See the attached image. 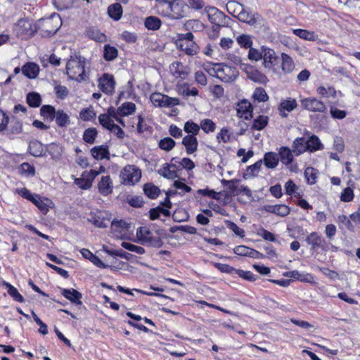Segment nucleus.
Returning <instances> with one entry per match:
<instances>
[{
    "mask_svg": "<svg viewBox=\"0 0 360 360\" xmlns=\"http://www.w3.org/2000/svg\"><path fill=\"white\" fill-rule=\"evenodd\" d=\"M85 58L80 56H72L66 64V72L69 78L78 82H86L89 79L85 70Z\"/></svg>",
    "mask_w": 360,
    "mask_h": 360,
    "instance_id": "1",
    "label": "nucleus"
},
{
    "mask_svg": "<svg viewBox=\"0 0 360 360\" xmlns=\"http://www.w3.org/2000/svg\"><path fill=\"white\" fill-rule=\"evenodd\" d=\"M207 72L216 77L224 82H232L238 77V70L229 65L223 63H214L206 69Z\"/></svg>",
    "mask_w": 360,
    "mask_h": 360,
    "instance_id": "2",
    "label": "nucleus"
},
{
    "mask_svg": "<svg viewBox=\"0 0 360 360\" xmlns=\"http://www.w3.org/2000/svg\"><path fill=\"white\" fill-rule=\"evenodd\" d=\"M159 11L165 16L179 19L184 16V4L179 0L162 1L158 5Z\"/></svg>",
    "mask_w": 360,
    "mask_h": 360,
    "instance_id": "3",
    "label": "nucleus"
},
{
    "mask_svg": "<svg viewBox=\"0 0 360 360\" xmlns=\"http://www.w3.org/2000/svg\"><path fill=\"white\" fill-rule=\"evenodd\" d=\"M60 17L57 13H52L50 17L41 18L37 22V30H41L47 35L54 34L61 26Z\"/></svg>",
    "mask_w": 360,
    "mask_h": 360,
    "instance_id": "4",
    "label": "nucleus"
},
{
    "mask_svg": "<svg viewBox=\"0 0 360 360\" xmlns=\"http://www.w3.org/2000/svg\"><path fill=\"white\" fill-rule=\"evenodd\" d=\"M136 236L143 245L155 248H160L162 245V241L160 238L158 236H154L147 227L139 228L136 231Z\"/></svg>",
    "mask_w": 360,
    "mask_h": 360,
    "instance_id": "5",
    "label": "nucleus"
},
{
    "mask_svg": "<svg viewBox=\"0 0 360 360\" xmlns=\"http://www.w3.org/2000/svg\"><path fill=\"white\" fill-rule=\"evenodd\" d=\"M122 182L126 185H134L141 177V171L135 165L125 166L120 173Z\"/></svg>",
    "mask_w": 360,
    "mask_h": 360,
    "instance_id": "6",
    "label": "nucleus"
},
{
    "mask_svg": "<svg viewBox=\"0 0 360 360\" xmlns=\"http://www.w3.org/2000/svg\"><path fill=\"white\" fill-rule=\"evenodd\" d=\"M87 220L98 228L107 227L110 222V214L105 211L91 212Z\"/></svg>",
    "mask_w": 360,
    "mask_h": 360,
    "instance_id": "7",
    "label": "nucleus"
},
{
    "mask_svg": "<svg viewBox=\"0 0 360 360\" xmlns=\"http://www.w3.org/2000/svg\"><path fill=\"white\" fill-rule=\"evenodd\" d=\"M150 101L155 107H168L179 104L177 98H171L158 91H155L150 96Z\"/></svg>",
    "mask_w": 360,
    "mask_h": 360,
    "instance_id": "8",
    "label": "nucleus"
},
{
    "mask_svg": "<svg viewBox=\"0 0 360 360\" xmlns=\"http://www.w3.org/2000/svg\"><path fill=\"white\" fill-rule=\"evenodd\" d=\"M209 20L217 26H224L229 18L216 7H206L205 9Z\"/></svg>",
    "mask_w": 360,
    "mask_h": 360,
    "instance_id": "9",
    "label": "nucleus"
},
{
    "mask_svg": "<svg viewBox=\"0 0 360 360\" xmlns=\"http://www.w3.org/2000/svg\"><path fill=\"white\" fill-rule=\"evenodd\" d=\"M263 65L268 72H275V66L278 63L276 52L269 48L263 47Z\"/></svg>",
    "mask_w": 360,
    "mask_h": 360,
    "instance_id": "10",
    "label": "nucleus"
},
{
    "mask_svg": "<svg viewBox=\"0 0 360 360\" xmlns=\"http://www.w3.org/2000/svg\"><path fill=\"white\" fill-rule=\"evenodd\" d=\"M242 70L245 72L247 77L254 82L264 84L269 81L264 74L248 64L243 65Z\"/></svg>",
    "mask_w": 360,
    "mask_h": 360,
    "instance_id": "11",
    "label": "nucleus"
},
{
    "mask_svg": "<svg viewBox=\"0 0 360 360\" xmlns=\"http://www.w3.org/2000/svg\"><path fill=\"white\" fill-rule=\"evenodd\" d=\"M279 160L285 165L290 171L295 172L296 167L292 165L294 155L292 150L288 147H281L278 151Z\"/></svg>",
    "mask_w": 360,
    "mask_h": 360,
    "instance_id": "12",
    "label": "nucleus"
},
{
    "mask_svg": "<svg viewBox=\"0 0 360 360\" xmlns=\"http://www.w3.org/2000/svg\"><path fill=\"white\" fill-rule=\"evenodd\" d=\"M302 106L312 112H323L326 109L325 105L323 102L316 98H305L302 101Z\"/></svg>",
    "mask_w": 360,
    "mask_h": 360,
    "instance_id": "13",
    "label": "nucleus"
},
{
    "mask_svg": "<svg viewBox=\"0 0 360 360\" xmlns=\"http://www.w3.org/2000/svg\"><path fill=\"white\" fill-rule=\"evenodd\" d=\"M237 115L246 120L252 118V110L251 104L249 101L247 100H243L238 103Z\"/></svg>",
    "mask_w": 360,
    "mask_h": 360,
    "instance_id": "14",
    "label": "nucleus"
},
{
    "mask_svg": "<svg viewBox=\"0 0 360 360\" xmlns=\"http://www.w3.org/2000/svg\"><path fill=\"white\" fill-rule=\"evenodd\" d=\"M236 18L241 22L253 25L257 22L259 15L257 13H252L243 7Z\"/></svg>",
    "mask_w": 360,
    "mask_h": 360,
    "instance_id": "15",
    "label": "nucleus"
},
{
    "mask_svg": "<svg viewBox=\"0 0 360 360\" xmlns=\"http://www.w3.org/2000/svg\"><path fill=\"white\" fill-rule=\"evenodd\" d=\"M235 254L240 256L250 257L255 259L263 257V255L258 251L245 245H238L233 249Z\"/></svg>",
    "mask_w": 360,
    "mask_h": 360,
    "instance_id": "16",
    "label": "nucleus"
},
{
    "mask_svg": "<svg viewBox=\"0 0 360 360\" xmlns=\"http://www.w3.org/2000/svg\"><path fill=\"white\" fill-rule=\"evenodd\" d=\"M263 210L267 212L275 214L280 217H285L290 213V208L285 205H265Z\"/></svg>",
    "mask_w": 360,
    "mask_h": 360,
    "instance_id": "17",
    "label": "nucleus"
},
{
    "mask_svg": "<svg viewBox=\"0 0 360 360\" xmlns=\"http://www.w3.org/2000/svg\"><path fill=\"white\" fill-rule=\"evenodd\" d=\"M98 188L103 195H108L112 191V181L110 176H103L98 184Z\"/></svg>",
    "mask_w": 360,
    "mask_h": 360,
    "instance_id": "18",
    "label": "nucleus"
},
{
    "mask_svg": "<svg viewBox=\"0 0 360 360\" xmlns=\"http://www.w3.org/2000/svg\"><path fill=\"white\" fill-rule=\"evenodd\" d=\"M158 174L168 179H174L177 177L176 166L175 164L165 163L158 171Z\"/></svg>",
    "mask_w": 360,
    "mask_h": 360,
    "instance_id": "19",
    "label": "nucleus"
},
{
    "mask_svg": "<svg viewBox=\"0 0 360 360\" xmlns=\"http://www.w3.org/2000/svg\"><path fill=\"white\" fill-rule=\"evenodd\" d=\"M23 75L29 79H35L39 72V67L34 63H27L21 68Z\"/></svg>",
    "mask_w": 360,
    "mask_h": 360,
    "instance_id": "20",
    "label": "nucleus"
},
{
    "mask_svg": "<svg viewBox=\"0 0 360 360\" xmlns=\"http://www.w3.org/2000/svg\"><path fill=\"white\" fill-rule=\"evenodd\" d=\"M115 85V82L112 75L105 73L98 79L100 90H113Z\"/></svg>",
    "mask_w": 360,
    "mask_h": 360,
    "instance_id": "21",
    "label": "nucleus"
},
{
    "mask_svg": "<svg viewBox=\"0 0 360 360\" xmlns=\"http://www.w3.org/2000/svg\"><path fill=\"white\" fill-rule=\"evenodd\" d=\"M17 26L19 27L22 33L30 35L37 30V23L32 24V22L27 19H21L18 20Z\"/></svg>",
    "mask_w": 360,
    "mask_h": 360,
    "instance_id": "22",
    "label": "nucleus"
},
{
    "mask_svg": "<svg viewBox=\"0 0 360 360\" xmlns=\"http://www.w3.org/2000/svg\"><path fill=\"white\" fill-rule=\"evenodd\" d=\"M292 150L295 156H299L305 151H308L307 140L303 137L295 139L292 142Z\"/></svg>",
    "mask_w": 360,
    "mask_h": 360,
    "instance_id": "23",
    "label": "nucleus"
},
{
    "mask_svg": "<svg viewBox=\"0 0 360 360\" xmlns=\"http://www.w3.org/2000/svg\"><path fill=\"white\" fill-rule=\"evenodd\" d=\"M91 155L96 160L110 159V153L108 146L101 145L91 149Z\"/></svg>",
    "mask_w": 360,
    "mask_h": 360,
    "instance_id": "24",
    "label": "nucleus"
},
{
    "mask_svg": "<svg viewBox=\"0 0 360 360\" xmlns=\"http://www.w3.org/2000/svg\"><path fill=\"white\" fill-rule=\"evenodd\" d=\"M80 252L84 258L90 260L96 266L103 268V269L109 267V265L105 264L97 256L94 255L89 250L83 248L81 250ZM110 267L111 269L115 268V266H110Z\"/></svg>",
    "mask_w": 360,
    "mask_h": 360,
    "instance_id": "25",
    "label": "nucleus"
},
{
    "mask_svg": "<svg viewBox=\"0 0 360 360\" xmlns=\"http://www.w3.org/2000/svg\"><path fill=\"white\" fill-rule=\"evenodd\" d=\"M182 144L185 146L188 154H192L195 152L198 145L197 139L193 135H187L184 137Z\"/></svg>",
    "mask_w": 360,
    "mask_h": 360,
    "instance_id": "26",
    "label": "nucleus"
},
{
    "mask_svg": "<svg viewBox=\"0 0 360 360\" xmlns=\"http://www.w3.org/2000/svg\"><path fill=\"white\" fill-rule=\"evenodd\" d=\"M169 71L176 78L184 79L188 75L184 65L179 62L172 63L169 66Z\"/></svg>",
    "mask_w": 360,
    "mask_h": 360,
    "instance_id": "27",
    "label": "nucleus"
},
{
    "mask_svg": "<svg viewBox=\"0 0 360 360\" xmlns=\"http://www.w3.org/2000/svg\"><path fill=\"white\" fill-rule=\"evenodd\" d=\"M297 107V103L295 99L288 98L287 100H284L280 103L279 106V112L280 115L285 117L287 116V113L285 112H291Z\"/></svg>",
    "mask_w": 360,
    "mask_h": 360,
    "instance_id": "28",
    "label": "nucleus"
},
{
    "mask_svg": "<svg viewBox=\"0 0 360 360\" xmlns=\"http://www.w3.org/2000/svg\"><path fill=\"white\" fill-rule=\"evenodd\" d=\"M62 295L71 302L81 305L82 294L75 289H63Z\"/></svg>",
    "mask_w": 360,
    "mask_h": 360,
    "instance_id": "29",
    "label": "nucleus"
},
{
    "mask_svg": "<svg viewBox=\"0 0 360 360\" xmlns=\"http://www.w3.org/2000/svg\"><path fill=\"white\" fill-rule=\"evenodd\" d=\"M279 162L278 155L274 152H269L265 153L264 156V165L269 169H274L276 167Z\"/></svg>",
    "mask_w": 360,
    "mask_h": 360,
    "instance_id": "30",
    "label": "nucleus"
},
{
    "mask_svg": "<svg viewBox=\"0 0 360 360\" xmlns=\"http://www.w3.org/2000/svg\"><path fill=\"white\" fill-rule=\"evenodd\" d=\"M307 150L310 153L315 152L316 150H322L323 146L321 143L319 137L316 135L311 136L308 140H307Z\"/></svg>",
    "mask_w": 360,
    "mask_h": 360,
    "instance_id": "31",
    "label": "nucleus"
},
{
    "mask_svg": "<svg viewBox=\"0 0 360 360\" xmlns=\"http://www.w3.org/2000/svg\"><path fill=\"white\" fill-rule=\"evenodd\" d=\"M281 68L283 72L290 73L295 68V64L291 57L286 53L281 55Z\"/></svg>",
    "mask_w": 360,
    "mask_h": 360,
    "instance_id": "32",
    "label": "nucleus"
},
{
    "mask_svg": "<svg viewBox=\"0 0 360 360\" xmlns=\"http://www.w3.org/2000/svg\"><path fill=\"white\" fill-rule=\"evenodd\" d=\"M292 32L296 36L307 41H314L318 39L317 35L315 34L314 32H311L302 29H295L293 30Z\"/></svg>",
    "mask_w": 360,
    "mask_h": 360,
    "instance_id": "33",
    "label": "nucleus"
},
{
    "mask_svg": "<svg viewBox=\"0 0 360 360\" xmlns=\"http://www.w3.org/2000/svg\"><path fill=\"white\" fill-rule=\"evenodd\" d=\"M29 151L34 157L43 155L44 152V146L38 141H33L30 143Z\"/></svg>",
    "mask_w": 360,
    "mask_h": 360,
    "instance_id": "34",
    "label": "nucleus"
},
{
    "mask_svg": "<svg viewBox=\"0 0 360 360\" xmlns=\"http://www.w3.org/2000/svg\"><path fill=\"white\" fill-rule=\"evenodd\" d=\"M1 285L7 288L8 295L12 297L13 300L19 302H24L23 297L19 293L16 288L4 281L1 282Z\"/></svg>",
    "mask_w": 360,
    "mask_h": 360,
    "instance_id": "35",
    "label": "nucleus"
},
{
    "mask_svg": "<svg viewBox=\"0 0 360 360\" xmlns=\"http://www.w3.org/2000/svg\"><path fill=\"white\" fill-rule=\"evenodd\" d=\"M227 184H229V188L232 190L233 192H235L236 194L239 193H243L248 197L252 196L251 191L245 186L241 185V186H237L236 185L235 182L233 181H226Z\"/></svg>",
    "mask_w": 360,
    "mask_h": 360,
    "instance_id": "36",
    "label": "nucleus"
},
{
    "mask_svg": "<svg viewBox=\"0 0 360 360\" xmlns=\"http://www.w3.org/2000/svg\"><path fill=\"white\" fill-rule=\"evenodd\" d=\"M243 6H244L243 4L236 1H228L226 6V10L229 12V13H230L234 17H237L238 13L241 12Z\"/></svg>",
    "mask_w": 360,
    "mask_h": 360,
    "instance_id": "37",
    "label": "nucleus"
},
{
    "mask_svg": "<svg viewBox=\"0 0 360 360\" xmlns=\"http://www.w3.org/2000/svg\"><path fill=\"white\" fill-rule=\"evenodd\" d=\"M108 13L110 18L115 20H118L122 16V8L120 4H114L108 7Z\"/></svg>",
    "mask_w": 360,
    "mask_h": 360,
    "instance_id": "38",
    "label": "nucleus"
},
{
    "mask_svg": "<svg viewBox=\"0 0 360 360\" xmlns=\"http://www.w3.org/2000/svg\"><path fill=\"white\" fill-rule=\"evenodd\" d=\"M135 110L136 105L134 103L126 102L118 108V112H120V116H128L133 114Z\"/></svg>",
    "mask_w": 360,
    "mask_h": 360,
    "instance_id": "39",
    "label": "nucleus"
},
{
    "mask_svg": "<svg viewBox=\"0 0 360 360\" xmlns=\"http://www.w3.org/2000/svg\"><path fill=\"white\" fill-rule=\"evenodd\" d=\"M145 26L150 30H158L161 26V20L155 16H149L145 20Z\"/></svg>",
    "mask_w": 360,
    "mask_h": 360,
    "instance_id": "40",
    "label": "nucleus"
},
{
    "mask_svg": "<svg viewBox=\"0 0 360 360\" xmlns=\"http://www.w3.org/2000/svg\"><path fill=\"white\" fill-rule=\"evenodd\" d=\"M308 244L311 245V250H316L317 248L321 247V237L316 232L310 233L306 239Z\"/></svg>",
    "mask_w": 360,
    "mask_h": 360,
    "instance_id": "41",
    "label": "nucleus"
},
{
    "mask_svg": "<svg viewBox=\"0 0 360 360\" xmlns=\"http://www.w3.org/2000/svg\"><path fill=\"white\" fill-rule=\"evenodd\" d=\"M27 101L30 106L36 108L40 105L41 99L37 92L32 91L27 95Z\"/></svg>",
    "mask_w": 360,
    "mask_h": 360,
    "instance_id": "42",
    "label": "nucleus"
},
{
    "mask_svg": "<svg viewBox=\"0 0 360 360\" xmlns=\"http://www.w3.org/2000/svg\"><path fill=\"white\" fill-rule=\"evenodd\" d=\"M143 191L145 194L151 199L156 198L160 193V189L150 184H146L144 186Z\"/></svg>",
    "mask_w": 360,
    "mask_h": 360,
    "instance_id": "43",
    "label": "nucleus"
},
{
    "mask_svg": "<svg viewBox=\"0 0 360 360\" xmlns=\"http://www.w3.org/2000/svg\"><path fill=\"white\" fill-rule=\"evenodd\" d=\"M54 118H56V122L60 127H65L70 122L69 116L63 110H58Z\"/></svg>",
    "mask_w": 360,
    "mask_h": 360,
    "instance_id": "44",
    "label": "nucleus"
},
{
    "mask_svg": "<svg viewBox=\"0 0 360 360\" xmlns=\"http://www.w3.org/2000/svg\"><path fill=\"white\" fill-rule=\"evenodd\" d=\"M117 56V50L116 48L110 45L104 46L103 57L106 60H112Z\"/></svg>",
    "mask_w": 360,
    "mask_h": 360,
    "instance_id": "45",
    "label": "nucleus"
},
{
    "mask_svg": "<svg viewBox=\"0 0 360 360\" xmlns=\"http://www.w3.org/2000/svg\"><path fill=\"white\" fill-rule=\"evenodd\" d=\"M56 113L55 108L51 105H44L41 108V115L46 119L53 120Z\"/></svg>",
    "mask_w": 360,
    "mask_h": 360,
    "instance_id": "46",
    "label": "nucleus"
},
{
    "mask_svg": "<svg viewBox=\"0 0 360 360\" xmlns=\"http://www.w3.org/2000/svg\"><path fill=\"white\" fill-rule=\"evenodd\" d=\"M237 43L242 47L250 48L252 45L251 37L248 34H240L236 37Z\"/></svg>",
    "mask_w": 360,
    "mask_h": 360,
    "instance_id": "47",
    "label": "nucleus"
},
{
    "mask_svg": "<svg viewBox=\"0 0 360 360\" xmlns=\"http://www.w3.org/2000/svg\"><path fill=\"white\" fill-rule=\"evenodd\" d=\"M97 131L94 128H89L86 129L83 134V139L86 143H94L97 136Z\"/></svg>",
    "mask_w": 360,
    "mask_h": 360,
    "instance_id": "48",
    "label": "nucleus"
},
{
    "mask_svg": "<svg viewBox=\"0 0 360 360\" xmlns=\"http://www.w3.org/2000/svg\"><path fill=\"white\" fill-rule=\"evenodd\" d=\"M159 147L166 151L171 150L175 146V141L169 137L161 139L158 143Z\"/></svg>",
    "mask_w": 360,
    "mask_h": 360,
    "instance_id": "49",
    "label": "nucleus"
},
{
    "mask_svg": "<svg viewBox=\"0 0 360 360\" xmlns=\"http://www.w3.org/2000/svg\"><path fill=\"white\" fill-rule=\"evenodd\" d=\"M105 168L103 166H101L100 171L97 172L94 169H91L89 171H84L82 174V176H84L87 181H90L91 186H92V182L95 177L98 176L101 172H104Z\"/></svg>",
    "mask_w": 360,
    "mask_h": 360,
    "instance_id": "50",
    "label": "nucleus"
},
{
    "mask_svg": "<svg viewBox=\"0 0 360 360\" xmlns=\"http://www.w3.org/2000/svg\"><path fill=\"white\" fill-rule=\"evenodd\" d=\"M200 128L205 133L213 132L215 130L216 124L210 119H205L201 121Z\"/></svg>",
    "mask_w": 360,
    "mask_h": 360,
    "instance_id": "51",
    "label": "nucleus"
},
{
    "mask_svg": "<svg viewBox=\"0 0 360 360\" xmlns=\"http://www.w3.org/2000/svg\"><path fill=\"white\" fill-rule=\"evenodd\" d=\"M285 277L294 278L302 281L310 282L313 277L310 274H307L305 278H302L298 271H288L283 274Z\"/></svg>",
    "mask_w": 360,
    "mask_h": 360,
    "instance_id": "52",
    "label": "nucleus"
},
{
    "mask_svg": "<svg viewBox=\"0 0 360 360\" xmlns=\"http://www.w3.org/2000/svg\"><path fill=\"white\" fill-rule=\"evenodd\" d=\"M121 246L124 249L136 252L139 255H143L145 253V250L142 247L129 243L128 242H122L121 243Z\"/></svg>",
    "mask_w": 360,
    "mask_h": 360,
    "instance_id": "53",
    "label": "nucleus"
},
{
    "mask_svg": "<svg viewBox=\"0 0 360 360\" xmlns=\"http://www.w3.org/2000/svg\"><path fill=\"white\" fill-rule=\"evenodd\" d=\"M177 45L181 49L184 51L188 55H193L195 53V51L194 49L195 47V44L193 46H192V44L186 41L184 42V40H179Z\"/></svg>",
    "mask_w": 360,
    "mask_h": 360,
    "instance_id": "54",
    "label": "nucleus"
},
{
    "mask_svg": "<svg viewBox=\"0 0 360 360\" xmlns=\"http://www.w3.org/2000/svg\"><path fill=\"white\" fill-rule=\"evenodd\" d=\"M267 122V117L261 115L254 120L252 128L257 130H262L266 126Z\"/></svg>",
    "mask_w": 360,
    "mask_h": 360,
    "instance_id": "55",
    "label": "nucleus"
},
{
    "mask_svg": "<svg viewBox=\"0 0 360 360\" xmlns=\"http://www.w3.org/2000/svg\"><path fill=\"white\" fill-rule=\"evenodd\" d=\"M98 121L100 124L105 129H110V127L115 124L113 120H112L109 115L106 114H101L98 117Z\"/></svg>",
    "mask_w": 360,
    "mask_h": 360,
    "instance_id": "56",
    "label": "nucleus"
},
{
    "mask_svg": "<svg viewBox=\"0 0 360 360\" xmlns=\"http://www.w3.org/2000/svg\"><path fill=\"white\" fill-rule=\"evenodd\" d=\"M184 130L187 133L192 134L191 135L195 136L200 131V126L193 122L188 121L184 124Z\"/></svg>",
    "mask_w": 360,
    "mask_h": 360,
    "instance_id": "57",
    "label": "nucleus"
},
{
    "mask_svg": "<svg viewBox=\"0 0 360 360\" xmlns=\"http://www.w3.org/2000/svg\"><path fill=\"white\" fill-rule=\"evenodd\" d=\"M49 153L53 159L57 160L62 154V148L58 144L51 143L49 147Z\"/></svg>",
    "mask_w": 360,
    "mask_h": 360,
    "instance_id": "58",
    "label": "nucleus"
},
{
    "mask_svg": "<svg viewBox=\"0 0 360 360\" xmlns=\"http://www.w3.org/2000/svg\"><path fill=\"white\" fill-rule=\"evenodd\" d=\"M96 116L92 108H87L83 109L79 114L80 118L84 121H90Z\"/></svg>",
    "mask_w": 360,
    "mask_h": 360,
    "instance_id": "59",
    "label": "nucleus"
},
{
    "mask_svg": "<svg viewBox=\"0 0 360 360\" xmlns=\"http://www.w3.org/2000/svg\"><path fill=\"white\" fill-rule=\"evenodd\" d=\"M112 229L115 231H122V230H128L129 224L123 220L112 221L111 222Z\"/></svg>",
    "mask_w": 360,
    "mask_h": 360,
    "instance_id": "60",
    "label": "nucleus"
},
{
    "mask_svg": "<svg viewBox=\"0 0 360 360\" xmlns=\"http://www.w3.org/2000/svg\"><path fill=\"white\" fill-rule=\"evenodd\" d=\"M354 198L353 190L348 187L345 188L340 195V199L343 202H350Z\"/></svg>",
    "mask_w": 360,
    "mask_h": 360,
    "instance_id": "61",
    "label": "nucleus"
},
{
    "mask_svg": "<svg viewBox=\"0 0 360 360\" xmlns=\"http://www.w3.org/2000/svg\"><path fill=\"white\" fill-rule=\"evenodd\" d=\"M249 52H248V58L251 60H255L257 61L262 58L263 56V49H262V51L259 52L258 50L254 49V48H249Z\"/></svg>",
    "mask_w": 360,
    "mask_h": 360,
    "instance_id": "62",
    "label": "nucleus"
},
{
    "mask_svg": "<svg viewBox=\"0 0 360 360\" xmlns=\"http://www.w3.org/2000/svg\"><path fill=\"white\" fill-rule=\"evenodd\" d=\"M21 173L27 176H33L35 174L34 167L29 163L24 162L20 166Z\"/></svg>",
    "mask_w": 360,
    "mask_h": 360,
    "instance_id": "63",
    "label": "nucleus"
},
{
    "mask_svg": "<svg viewBox=\"0 0 360 360\" xmlns=\"http://www.w3.org/2000/svg\"><path fill=\"white\" fill-rule=\"evenodd\" d=\"M31 202H32L42 212H46L48 210L47 205L39 195L34 196L32 200H31Z\"/></svg>",
    "mask_w": 360,
    "mask_h": 360,
    "instance_id": "64",
    "label": "nucleus"
}]
</instances>
